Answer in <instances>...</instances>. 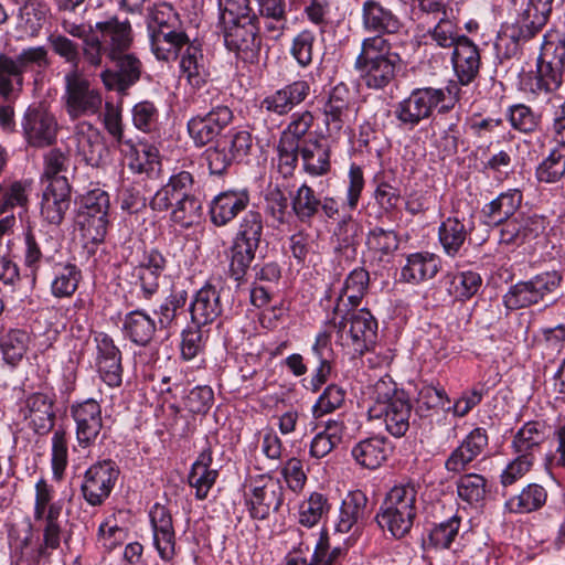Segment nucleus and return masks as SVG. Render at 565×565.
<instances>
[{
	"label": "nucleus",
	"mask_w": 565,
	"mask_h": 565,
	"mask_svg": "<svg viewBox=\"0 0 565 565\" xmlns=\"http://www.w3.org/2000/svg\"><path fill=\"white\" fill-rule=\"evenodd\" d=\"M194 180L189 171H180L170 177L167 184L161 186L152 196L150 207L153 211L164 212L180 203L193 193Z\"/></svg>",
	"instance_id": "27"
},
{
	"label": "nucleus",
	"mask_w": 565,
	"mask_h": 565,
	"mask_svg": "<svg viewBox=\"0 0 565 565\" xmlns=\"http://www.w3.org/2000/svg\"><path fill=\"white\" fill-rule=\"evenodd\" d=\"M456 484L458 497L470 505H477L486 498L487 481L481 475L461 476Z\"/></svg>",
	"instance_id": "53"
},
{
	"label": "nucleus",
	"mask_w": 565,
	"mask_h": 565,
	"mask_svg": "<svg viewBox=\"0 0 565 565\" xmlns=\"http://www.w3.org/2000/svg\"><path fill=\"white\" fill-rule=\"evenodd\" d=\"M233 120V111L227 106L212 108L204 116H195L188 122V131L194 143L203 147L216 140Z\"/></svg>",
	"instance_id": "19"
},
{
	"label": "nucleus",
	"mask_w": 565,
	"mask_h": 565,
	"mask_svg": "<svg viewBox=\"0 0 565 565\" xmlns=\"http://www.w3.org/2000/svg\"><path fill=\"white\" fill-rule=\"evenodd\" d=\"M109 195L97 188L82 196L79 224L83 236L92 243L104 241L108 226Z\"/></svg>",
	"instance_id": "15"
},
{
	"label": "nucleus",
	"mask_w": 565,
	"mask_h": 565,
	"mask_svg": "<svg viewBox=\"0 0 565 565\" xmlns=\"http://www.w3.org/2000/svg\"><path fill=\"white\" fill-rule=\"evenodd\" d=\"M64 33L82 40V55L93 67L103 64V57L116 58L132 43V30L128 20L111 17L95 24L76 22L72 18H61Z\"/></svg>",
	"instance_id": "2"
},
{
	"label": "nucleus",
	"mask_w": 565,
	"mask_h": 565,
	"mask_svg": "<svg viewBox=\"0 0 565 565\" xmlns=\"http://www.w3.org/2000/svg\"><path fill=\"white\" fill-rule=\"evenodd\" d=\"M29 334L23 330H10L0 340V349L7 364L15 366L23 358L29 345Z\"/></svg>",
	"instance_id": "50"
},
{
	"label": "nucleus",
	"mask_w": 565,
	"mask_h": 565,
	"mask_svg": "<svg viewBox=\"0 0 565 565\" xmlns=\"http://www.w3.org/2000/svg\"><path fill=\"white\" fill-rule=\"evenodd\" d=\"M147 29L151 50L160 61L177 58L180 50L186 45L182 54L180 67L189 84L201 88L209 75L204 55L200 44L190 42L179 13L174 8L162 2L148 9Z\"/></svg>",
	"instance_id": "1"
},
{
	"label": "nucleus",
	"mask_w": 565,
	"mask_h": 565,
	"mask_svg": "<svg viewBox=\"0 0 565 565\" xmlns=\"http://www.w3.org/2000/svg\"><path fill=\"white\" fill-rule=\"evenodd\" d=\"M445 98V92L440 88H416L395 105L394 116L401 127L414 129L420 121L428 119Z\"/></svg>",
	"instance_id": "14"
},
{
	"label": "nucleus",
	"mask_w": 565,
	"mask_h": 565,
	"mask_svg": "<svg viewBox=\"0 0 565 565\" xmlns=\"http://www.w3.org/2000/svg\"><path fill=\"white\" fill-rule=\"evenodd\" d=\"M169 210H171L170 221L182 228H190L198 224L202 216V204L194 193L181 200L180 203L173 204Z\"/></svg>",
	"instance_id": "49"
},
{
	"label": "nucleus",
	"mask_w": 565,
	"mask_h": 565,
	"mask_svg": "<svg viewBox=\"0 0 565 565\" xmlns=\"http://www.w3.org/2000/svg\"><path fill=\"white\" fill-rule=\"evenodd\" d=\"M225 289L212 284L196 291L190 305L191 320L196 327L214 322L224 311Z\"/></svg>",
	"instance_id": "20"
},
{
	"label": "nucleus",
	"mask_w": 565,
	"mask_h": 565,
	"mask_svg": "<svg viewBox=\"0 0 565 565\" xmlns=\"http://www.w3.org/2000/svg\"><path fill=\"white\" fill-rule=\"evenodd\" d=\"M71 205V185L67 179H55L43 189L41 216L50 224L60 225Z\"/></svg>",
	"instance_id": "22"
},
{
	"label": "nucleus",
	"mask_w": 565,
	"mask_h": 565,
	"mask_svg": "<svg viewBox=\"0 0 565 565\" xmlns=\"http://www.w3.org/2000/svg\"><path fill=\"white\" fill-rule=\"evenodd\" d=\"M521 203V191L516 189L509 190L487 204L483 207V213L492 223L499 225L513 217Z\"/></svg>",
	"instance_id": "40"
},
{
	"label": "nucleus",
	"mask_w": 565,
	"mask_h": 565,
	"mask_svg": "<svg viewBox=\"0 0 565 565\" xmlns=\"http://www.w3.org/2000/svg\"><path fill=\"white\" fill-rule=\"evenodd\" d=\"M439 260L433 254L416 253L407 257L402 268L401 277L404 281L418 284L431 279L438 273Z\"/></svg>",
	"instance_id": "38"
},
{
	"label": "nucleus",
	"mask_w": 565,
	"mask_h": 565,
	"mask_svg": "<svg viewBox=\"0 0 565 565\" xmlns=\"http://www.w3.org/2000/svg\"><path fill=\"white\" fill-rule=\"evenodd\" d=\"M212 451L210 448L202 450L191 467L189 484L195 489V497L203 500L207 497L218 476L217 470L211 469Z\"/></svg>",
	"instance_id": "35"
},
{
	"label": "nucleus",
	"mask_w": 565,
	"mask_h": 565,
	"mask_svg": "<svg viewBox=\"0 0 565 565\" xmlns=\"http://www.w3.org/2000/svg\"><path fill=\"white\" fill-rule=\"evenodd\" d=\"M264 232L263 216L257 211H248L241 220L231 247L230 273L241 280L255 259Z\"/></svg>",
	"instance_id": "8"
},
{
	"label": "nucleus",
	"mask_w": 565,
	"mask_h": 565,
	"mask_svg": "<svg viewBox=\"0 0 565 565\" xmlns=\"http://www.w3.org/2000/svg\"><path fill=\"white\" fill-rule=\"evenodd\" d=\"M345 554L341 546L331 547L327 532L321 531L311 558L315 565H342Z\"/></svg>",
	"instance_id": "58"
},
{
	"label": "nucleus",
	"mask_w": 565,
	"mask_h": 565,
	"mask_svg": "<svg viewBox=\"0 0 565 565\" xmlns=\"http://www.w3.org/2000/svg\"><path fill=\"white\" fill-rule=\"evenodd\" d=\"M481 277L475 271H462L450 277L449 292L457 300H468L475 296L480 286Z\"/></svg>",
	"instance_id": "57"
},
{
	"label": "nucleus",
	"mask_w": 565,
	"mask_h": 565,
	"mask_svg": "<svg viewBox=\"0 0 565 565\" xmlns=\"http://www.w3.org/2000/svg\"><path fill=\"white\" fill-rule=\"evenodd\" d=\"M81 270L73 264L63 266L52 281L51 290L57 298L71 297L77 289L81 280Z\"/></svg>",
	"instance_id": "56"
},
{
	"label": "nucleus",
	"mask_w": 565,
	"mask_h": 565,
	"mask_svg": "<svg viewBox=\"0 0 565 565\" xmlns=\"http://www.w3.org/2000/svg\"><path fill=\"white\" fill-rule=\"evenodd\" d=\"M500 225V243L521 246L536 238L545 228L544 218L537 215L519 214Z\"/></svg>",
	"instance_id": "25"
},
{
	"label": "nucleus",
	"mask_w": 565,
	"mask_h": 565,
	"mask_svg": "<svg viewBox=\"0 0 565 565\" xmlns=\"http://www.w3.org/2000/svg\"><path fill=\"white\" fill-rule=\"evenodd\" d=\"M21 126L24 139L30 147L45 148L56 141L57 120L43 104L29 106L23 115Z\"/></svg>",
	"instance_id": "17"
},
{
	"label": "nucleus",
	"mask_w": 565,
	"mask_h": 565,
	"mask_svg": "<svg viewBox=\"0 0 565 565\" xmlns=\"http://www.w3.org/2000/svg\"><path fill=\"white\" fill-rule=\"evenodd\" d=\"M12 62L20 78H23L25 73L39 76L51 65L49 52L44 46L23 49L12 57Z\"/></svg>",
	"instance_id": "41"
},
{
	"label": "nucleus",
	"mask_w": 565,
	"mask_h": 565,
	"mask_svg": "<svg viewBox=\"0 0 565 565\" xmlns=\"http://www.w3.org/2000/svg\"><path fill=\"white\" fill-rule=\"evenodd\" d=\"M375 403L369 408L371 420L382 419L386 424H408L411 403L404 391L388 375L379 380L374 386Z\"/></svg>",
	"instance_id": "12"
},
{
	"label": "nucleus",
	"mask_w": 565,
	"mask_h": 565,
	"mask_svg": "<svg viewBox=\"0 0 565 565\" xmlns=\"http://www.w3.org/2000/svg\"><path fill=\"white\" fill-rule=\"evenodd\" d=\"M328 498L320 492H312L299 507V523L312 527L330 511Z\"/></svg>",
	"instance_id": "51"
},
{
	"label": "nucleus",
	"mask_w": 565,
	"mask_h": 565,
	"mask_svg": "<svg viewBox=\"0 0 565 565\" xmlns=\"http://www.w3.org/2000/svg\"><path fill=\"white\" fill-rule=\"evenodd\" d=\"M68 463L67 443L65 431L58 429L54 433L52 438V472L53 478L57 481L62 480L65 469Z\"/></svg>",
	"instance_id": "63"
},
{
	"label": "nucleus",
	"mask_w": 565,
	"mask_h": 565,
	"mask_svg": "<svg viewBox=\"0 0 565 565\" xmlns=\"http://www.w3.org/2000/svg\"><path fill=\"white\" fill-rule=\"evenodd\" d=\"M291 209L297 218L302 223H310L320 212V198L308 184L300 185L291 194Z\"/></svg>",
	"instance_id": "44"
},
{
	"label": "nucleus",
	"mask_w": 565,
	"mask_h": 565,
	"mask_svg": "<svg viewBox=\"0 0 565 565\" xmlns=\"http://www.w3.org/2000/svg\"><path fill=\"white\" fill-rule=\"evenodd\" d=\"M461 519L452 515L446 521L435 524L428 534V545L435 550H447L458 536Z\"/></svg>",
	"instance_id": "54"
},
{
	"label": "nucleus",
	"mask_w": 565,
	"mask_h": 565,
	"mask_svg": "<svg viewBox=\"0 0 565 565\" xmlns=\"http://www.w3.org/2000/svg\"><path fill=\"white\" fill-rule=\"evenodd\" d=\"M49 43L56 55L71 64V70H78L82 54L78 43L63 34H52Z\"/></svg>",
	"instance_id": "60"
},
{
	"label": "nucleus",
	"mask_w": 565,
	"mask_h": 565,
	"mask_svg": "<svg viewBox=\"0 0 565 565\" xmlns=\"http://www.w3.org/2000/svg\"><path fill=\"white\" fill-rule=\"evenodd\" d=\"M76 147L88 164H96L104 146L100 135L90 124L82 122L76 127Z\"/></svg>",
	"instance_id": "43"
},
{
	"label": "nucleus",
	"mask_w": 565,
	"mask_h": 565,
	"mask_svg": "<svg viewBox=\"0 0 565 565\" xmlns=\"http://www.w3.org/2000/svg\"><path fill=\"white\" fill-rule=\"evenodd\" d=\"M313 119V115L309 110L294 114L290 122L281 132L280 139L301 146L300 141L312 127Z\"/></svg>",
	"instance_id": "62"
},
{
	"label": "nucleus",
	"mask_w": 565,
	"mask_h": 565,
	"mask_svg": "<svg viewBox=\"0 0 565 565\" xmlns=\"http://www.w3.org/2000/svg\"><path fill=\"white\" fill-rule=\"evenodd\" d=\"M310 93V85L307 81H295L273 94L267 95L260 103V109L278 116H285L294 107L301 104Z\"/></svg>",
	"instance_id": "26"
},
{
	"label": "nucleus",
	"mask_w": 565,
	"mask_h": 565,
	"mask_svg": "<svg viewBox=\"0 0 565 565\" xmlns=\"http://www.w3.org/2000/svg\"><path fill=\"white\" fill-rule=\"evenodd\" d=\"M62 505L53 503L50 511L40 519H34L38 530L42 532L43 540L39 547V554L45 555L47 550H57L61 545L63 529L61 523Z\"/></svg>",
	"instance_id": "37"
},
{
	"label": "nucleus",
	"mask_w": 565,
	"mask_h": 565,
	"mask_svg": "<svg viewBox=\"0 0 565 565\" xmlns=\"http://www.w3.org/2000/svg\"><path fill=\"white\" fill-rule=\"evenodd\" d=\"M352 94L344 83H339L329 92L323 104V115L328 129L340 131L349 118Z\"/></svg>",
	"instance_id": "30"
},
{
	"label": "nucleus",
	"mask_w": 565,
	"mask_h": 565,
	"mask_svg": "<svg viewBox=\"0 0 565 565\" xmlns=\"http://www.w3.org/2000/svg\"><path fill=\"white\" fill-rule=\"evenodd\" d=\"M24 78H20L12 57L0 54V97L4 102H14L23 89Z\"/></svg>",
	"instance_id": "48"
},
{
	"label": "nucleus",
	"mask_w": 565,
	"mask_h": 565,
	"mask_svg": "<svg viewBox=\"0 0 565 565\" xmlns=\"http://www.w3.org/2000/svg\"><path fill=\"white\" fill-rule=\"evenodd\" d=\"M218 4L226 47L253 61L262 46L256 10L247 7L246 0H218Z\"/></svg>",
	"instance_id": "3"
},
{
	"label": "nucleus",
	"mask_w": 565,
	"mask_h": 565,
	"mask_svg": "<svg viewBox=\"0 0 565 565\" xmlns=\"http://www.w3.org/2000/svg\"><path fill=\"white\" fill-rule=\"evenodd\" d=\"M508 10L514 21L507 25V36L516 44L529 42L546 25L553 0H508Z\"/></svg>",
	"instance_id": "7"
},
{
	"label": "nucleus",
	"mask_w": 565,
	"mask_h": 565,
	"mask_svg": "<svg viewBox=\"0 0 565 565\" xmlns=\"http://www.w3.org/2000/svg\"><path fill=\"white\" fill-rule=\"evenodd\" d=\"M401 64L402 57L388 39L367 36L362 40L354 70L367 88L384 89L396 78Z\"/></svg>",
	"instance_id": "4"
},
{
	"label": "nucleus",
	"mask_w": 565,
	"mask_h": 565,
	"mask_svg": "<svg viewBox=\"0 0 565 565\" xmlns=\"http://www.w3.org/2000/svg\"><path fill=\"white\" fill-rule=\"evenodd\" d=\"M70 158L61 149L54 148L44 154V168L41 177L42 182L52 183L55 179H67L61 173L66 172Z\"/></svg>",
	"instance_id": "59"
},
{
	"label": "nucleus",
	"mask_w": 565,
	"mask_h": 565,
	"mask_svg": "<svg viewBox=\"0 0 565 565\" xmlns=\"http://www.w3.org/2000/svg\"><path fill=\"white\" fill-rule=\"evenodd\" d=\"M300 156L303 170L310 175H324L330 171V147L318 139L303 141Z\"/></svg>",
	"instance_id": "36"
},
{
	"label": "nucleus",
	"mask_w": 565,
	"mask_h": 565,
	"mask_svg": "<svg viewBox=\"0 0 565 565\" xmlns=\"http://www.w3.org/2000/svg\"><path fill=\"white\" fill-rule=\"evenodd\" d=\"M455 74L461 85H468L477 77L480 68L478 46L466 35H462L454 47L451 55Z\"/></svg>",
	"instance_id": "29"
},
{
	"label": "nucleus",
	"mask_w": 565,
	"mask_h": 565,
	"mask_svg": "<svg viewBox=\"0 0 565 565\" xmlns=\"http://www.w3.org/2000/svg\"><path fill=\"white\" fill-rule=\"evenodd\" d=\"M23 413L24 420H29L30 424L43 423L45 420L54 423L61 419L52 397L43 393H35L28 397Z\"/></svg>",
	"instance_id": "46"
},
{
	"label": "nucleus",
	"mask_w": 565,
	"mask_h": 565,
	"mask_svg": "<svg viewBox=\"0 0 565 565\" xmlns=\"http://www.w3.org/2000/svg\"><path fill=\"white\" fill-rule=\"evenodd\" d=\"M565 72V40H545L537 58L536 75L523 83L534 94L553 93L563 84Z\"/></svg>",
	"instance_id": "9"
},
{
	"label": "nucleus",
	"mask_w": 565,
	"mask_h": 565,
	"mask_svg": "<svg viewBox=\"0 0 565 565\" xmlns=\"http://www.w3.org/2000/svg\"><path fill=\"white\" fill-rule=\"evenodd\" d=\"M109 60L115 63V70L107 68L100 74L107 89L125 93L140 79L142 63L135 54L124 52Z\"/></svg>",
	"instance_id": "21"
},
{
	"label": "nucleus",
	"mask_w": 565,
	"mask_h": 565,
	"mask_svg": "<svg viewBox=\"0 0 565 565\" xmlns=\"http://www.w3.org/2000/svg\"><path fill=\"white\" fill-rule=\"evenodd\" d=\"M473 230V223L458 216H449L441 222L438 228V238L444 252L455 257Z\"/></svg>",
	"instance_id": "32"
},
{
	"label": "nucleus",
	"mask_w": 565,
	"mask_h": 565,
	"mask_svg": "<svg viewBox=\"0 0 565 565\" xmlns=\"http://www.w3.org/2000/svg\"><path fill=\"white\" fill-rule=\"evenodd\" d=\"M125 334L138 345H147L156 332L154 320L142 310H134L124 320Z\"/></svg>",
	"instance_id": "39"
},
{
	"label": "nucleus",
	"mask_w": 565,
	"mask_h": 565,
	"mask_svg": "<svg viewBox=\"0 0 565 565\" xmlns=\"http://www.w3.org/2000/svg\"><path fill=\"white\" fill-rule=\"evenodd\" d=\"M362 28L373 36L397 34L403 22L397 14L377 0H366L362 4Z\"/></svg>",
	"instance_id": "24"
},
{
	"label": "nucleus",
	"mask_w": 565,
	"mask_h": 565,
	"mask_svg": "<svg viewBox=\"0 0 565 565\" xmlns=\"http://www.w3.org/2000/svg\"><path fill=\"white\" fill-rule=\"evenodd\" d=\"M546 438L544 429L536 426H521L513 438L515 452L531 457L532 450L537 448Z\"/></svg>",
	"instance_id": "61"
},
{
	"label": "nucleus",
	"mask_w": 565,
	"mask_h": 565,
	"mask_svg": "<svg viewBox=\"0 0 565 565\" xmlns=\"http://www.w3.org/2000/svg\"><path fill=\"white\" fill-rule=\"evenodd\" d=\"M257 15L264 21V29L271 39L278 40L287 29L286 0H254Z\"/></svg>",
	"instance_id": "34"
},
{
	"label": "nucleus",
	"mask_w": 565,
	"mask_h": 565,
	"mask_svg": "<svg viewBox=\"0 0 565 565\" xmlns=\"http://www.w3.org/2000/svg\"><path fill=\"white\" fill-rule=\"evenodd\" d=\"M153 534V545L163 562H170L175 555V532L170 511L156 503L149 512Z\"/></svg>",
	"instance_id": "23"
},
{
	"label": "nucleus",
	"mask_w": 565,
	"mask_h": 565,
	"mask_svg": "<svg viewBox=\"0 0 565 565\" xmlns=\"http://www.w3.org/2000/svg\"><path fill=\"white\" fill-rule=\"evenodd\" d=\"M126 154L129 158V168L138 173L153 170L158 164V150L154 147L141 145L136 147L131 141H126Z\"/></svg>",
	"instance_id": "55"
},
{
	"label": "nucleus",
	"mask_w": 565,
	"mask_h": 565,
	"mask_svg": "<svg viewBox=\"0 0 565 565\" xmlns=\"http://www.w3.org/2000/svg\"><path fill=\"white\" fill-rule=\"evenodd\" d=\"M547 499L546 490L537 484L530 483L522 491L507 501V507L513 513H530L541 509Z\"/></svg>",
	"instance_id": "45"
},
{
	"label": "nucleus",
	"mask_w": 565,
	"mask_h": 565,
	"mask_svg": "<svg viewBox=\"0 0 565 565\" xmlns=\"http://www.w3.org/2000/svg\"><path fill=\"white\" fill-rule=\"evenodd\" d=\"M385 437H371L360 441L352 450L355 460L367 469H375L386 459Z\"/></svg>",
	"instance_id": "47"
},
{
	"label": "nucleus",
	"mask_w": 565,
	"mask_h": 565,
	"mask_svg": "<svg viewBox=\"0 0 565 565\" xmlns=\"http://www.w3.org/2000/svg\"><path fill=\"white\" fill-rule=\"evenodd\" d=\"M249 488L246 502L253 519L265 520L284 503V487L279 479L260 476L259 479L252 480Z\"/></svg>",
	"instance_id": "18"
},
{
	"label": "nucleus",
	"mask_w": 565,
	"mask_h": 565,
	"mask_svg": "<svg viewBox=\"0 0 565 565\" xmlns=\"http://www.w3.org/2000/svg\"><path fill=\"white\" fill-rule=\"evenodd\" d=\"M65 92L63 100L65 110L71 119L93 116L99 113L103 104L100 92L90 85V82L79 70H70L65 76Z\"/></svg>",
	"instance_id": "11"
},
{
	"label": "nucleus",
	"mask_w": 565,
	"mask_h": 565,
	"mask_svg": "<svg viewBox=\"0 0 565 565\" xmlns=\"http://www.w3.org/2000/svg\"><path fill=\"white\" fill-rule=\"evenodd\" d=\"M565 174V146L558 145L552 149L546 159H544L536 169L539 181L554 183L559 181Z\"/></svg>",
	"instance_id": "52"
},
{
	"label": "nucleus",
	"mask_w": 565,
	"mask_h": 565,
	"mask_svg": "<svg viewBox=\"0 0 565 565\" xmlns=\"http://www.w3.org/2000/svg\"><path fill=\"white\" fill-rule=\"evenodd\" d=\"M562 280V275L552 270L537 274L529 280L519 281L512 285L503 296V305L509 311L529 308L555 291Z\"/></svg>",
	"instance_id": "13"
},
{
	"label": "nucleus",
	"mask_w": 565,
	"mask_h": 565,
	"mask_svg": "<svg viewBox=\"0 0 565 565\" xmlns=\"http://www.w3.org/2000/svg\"><path fill=\"white\" fill-rule=\"evenodd\" d=\"M119 473V467L111 459L92 465L86 470L81 484L84 500L92 507L102 505L110 495Z\"/></svg>",
	"instance_id": "16"
},
{
	"label": "nucleus",
	"mask_w": 565,
	"mask_h": 565,
	"mask_svg": "<svg viewBox=\"0 0 565 565\" xmlns=\"http://www.w3.org/2000/svg\"><path fill=\"white\" fill-rule=\"evenodd\" d=\"M417 489L414 483L394 486L385 494L375 520L383 531L394 539L405 537L412 530L417 515Z\"/></svg>",
	"instance_id": "5"
},
{
	"label": "nucleus",
	"mask_w": 565,
	"mask_h": 565,
	"mask_svg": "<svg viewBox=\"0 0 565 565\" xmlns=\"http://www.w3.org/2000/svg\"><path fill=\"white\" fill-rule=\"evenodd\" d=\"M330 323L337 331L339 344L354 354H364L375 343L377 322L369 310L352 309L343 313L338 303Z\"/></svg>",
	"instance_id": "6"
},
{
	"label": "nucleus",
	"mask_w": 565,
	"mask_h": 565,
	"mask_svg": "<svg viewBox=\"0 0 565 565\" xmlns=\"http://www.w3.org/2000/svg\"><path fill=\"white\" fill-rule=\"evenodd\" d=\"M369 499L361 490L350 491L342 500L339 520L335 524L337 532L348 533L353 526L363 523L369 516Z\"/></svg>",
	"instance_id": "33"
},
{
	"label": "nucleus",
	"mask_w": 565,
	"mask_h": 565,
	"mask_svg": "<svg viewBox=\"0 0 565 565\" xmlns=\"http://www.w3.org/2000/svg\"><path fill=\"white\" fill-rule=\"evenodd\" d=\"M310 359L317 364V367L307 387L312 392H317L327 383L332 370L333 350L330 342V334L327 331L320 332L317 335L316 342L310 351Z\"/></svg>",
	"instance_id": "31"
},
{
	"label": "nucleus",
	"mask_w": 565,
	"mask_h": 565,
	"mask_svg": "<svg viewBox=\"0 0 565 565\" xmlns=\"http://www.w3.org/2000/svg\"><path fill=\"white\" fill-rule=\"evenodd\" d=\"M134 126L143 131L150 132L156 129L159 111L152 102L142 100L137 103L131 110Z\"/></svg>",
	"instance_id": "64"
},
{
	"label": "nucleus",
	"mask_w": 565,
	"mask_h": 565,
	"mask_svg": "<svg viewBox=\"0 0 565 565\" xmlns=\"http://www.w3.org/2000/svg\"><path fill=\"white\" fill-rule=\"evenodd\" d=\"M253 148V137L246 130L231 129L217 138L204 152L211 174L223 175L231 166L239 163Z\"/></svg>",
	"instance_id": "10"
},
{
	"label": "nucleus",
	"mask_w": 565,
	"mask_h": 565,
	"mask_svg": "<svg viewBox=\"0 0 565 565\" xmlns=\"http://www.w3.org/2000/svg\"><path fill=\"white\" fill-rule=\"evenodd\" d=\"M399 237L393 230L376 226L367 233L366 246L380 262H388L398 249Z\"/></svg>",
	"instance_id": "42"
},
{
	"label": "nucleus",
	"mask_w": 565,
	"mask_h": 565,
	"mask_svg": "<svg viewBox=\"0 0 565 565\" xmlns=\"http://www.w3.org/2000/svg\"><path fill=\"white\" fill-rule=\"evenodd\" d=\"M249 204L247 190H228L217 194L211 202V221L216 226H224L233 221Z\"/></svg>",
	"instance_id": "28"
}]
</instances>
